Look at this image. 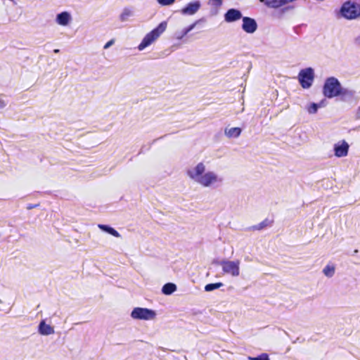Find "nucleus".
<instances>
[{
	"mask_svg": "<svg viewBox=\"0 0 360 360\" xmlns=\"http://www.w3.org/2000/svg\"><path fill=\"white\" fill-rule=\"evenodd\" d=\"M187 176L195 184L203 188L216 189L223 186L224 178L213 170H207L204 162H200L186 170Z\"/></svg>",
	"mask_w": 360,
	"mask_h": 360,
	"instance_id": "1",
	"label": "nucleus"
},
{
	"mask_svg": "<svg viewBox=\"0 0 360 360\" xmlns=\"http://www.w3.org/2000/svg\"><path fill=\"white\" fill-rule=\"evenodd\" d=\"M167 25V22L163 21L160 22L157 27L146 34V35L142 39L141 42L138 46V49L139 51H143L146 47L151 45L166 30Z\"/></svg>",
	"mask_w": 360,
	"mask_h": 360,
	"instance_id": "2",
	"label": "nucleus"
},
{
	"mask_svg": "<svg viewBox=\"0 0 360 360\" xmlns=\"http://www.w3.org/2000/svg\"><path fill=\"white\" fill-rule=\"evenodd\" d=\"M342 85L339 80L335 77H330L326 79L323 86V94L328 98H333L338 96Z\"/></svg>",
	"mask_w": 360,
	"mask_h": 360,
	"instance_id": "3",
	"label": "nucleus"
},
{
	"mask_svg": "<svg viewBox=\"0 0 360 360\" xmlns=\"http://www.w3.org/2000/svg\"><path fill=\"white\" fill-rule=\"evenodd\" d=\"M340 13L346 19H356L360 16V5L355 2L346 1L340 8Z\"/></svg>",
	"mask_w": 360,
	"mask_h": 360,
	"instance_id": "4",
	"label": "nucleus"
},
{
	"mask_svg": "<svg viewBox=\"0 0 360 360\" xmlns=\"http://www.w3.org/2000/svg\"><path fill=\"white\" fill-rule=\"evenodd\" d=\"M156 316L155 310L143 307H135L131 312V317L135 320L150 321L154 320Z\"/></svg>",
	"mask_w": 360,
	"mask_h": 360,
	"instance_id": "5",
	"label": "nucleus"
},
{
	"mask_svg": "<svg viewBox=\"0 0 360 360\" xmlns=\"http://www.w3.org/2000/svg\"><path fill=\"white\" fill-rule=\"evenodd\" d=\"M217 264L222 267L224 274H229L233 277L238 276L240 274V262L238 260L230 261L223 259L217 262Z\"/></svg>",
	"mask_w": 360,
	"mask_h": 360,
	"instance_id": "6",
	"label": "nucleus"
},
{
	"mask_svg": "<svg viewBox=\"0 0 360 360\" xmlns=\"http://www.w3.org/2000/svg\"><path fill=\"white\" fill-rule=\"evenodd\" d=\"M314 79V71L311 68L302 69L298 74V79L303 89L311 86Z\"/></svg>",
	"mask_w": 360,
	"mask_h": 360,
	"instance_id": "7",
	"label": "nucleus"
},
{
	"mask_svg": "<svg viewBox=\"0 0 360 360\" xmlns=\"http://www.w3.org/2000/svg\"><path fill=\"white\" fill-rule=\"evenodd\" d=\"M242 29L248 34L254 33L257 29V23L256 20L250 17H243Z\"/></svg>",
	"mask_w": 360,
	"mask_h": 360,
	"instance_id": "8",
	"label": "nucleus"
},
{
	"mask_svg": "<svg viewBox=\"0 0 360 360\" xmlns=\"http://www.w3.org/2000/svg\"><path fill=\"white\" fill-rule=\"evenodd\" d=\"M72 21V17L70 12L63 11L58 13L55 18V22L60 26L67 27Z\"/></svg>",
	"mask_w": 360,
	"mask_h": 360,
	"instance_id": "9",
	"label": "nucleus"
},
{
	"mask_svg": "<svg viewBox=\"0 0 360 360\" xmlns=\"http://www.w3.org/2000/svg\"><path fill=\"white\" fill-rule=\"evenodd\" d=\"M201 4L199 1L188 3L181 10V13L184 15H193L200 8Z\"/></svg>",
	"mask_w": 360,
	"mask_h": 360,
	"instance_id": "10",
	"label": "nucleus"
},
{
	"mask_svg": "<svg viewBox=\"0 0 360 360\" xmlns=\"http://www.w3.org/2000/svg\"><path fill=\"white\" fill-rule=\"evenodd\" d=\"M240 18H243L242 13L236 8H230L224 14V20L226 22H233Z\"/></svg>",
	"mask_w": 360,
	"mask_h": 360,
	"instance_id": "11",
	"label": "nucleus"
},
{
	"mask_svg": "<svg viewBox=\"0 0 360 360\" xmlns=\"http://www.w3.org/2000/svg\"><path fill=\"white\" fill-rule=\"evenodd\" d=\"M349 145L345 141L335 144L334 150L335 156L338 158L345 157L348 153Z\"/></svg>",
	"mask_w": 360,
	"mask_h": 360,
	"instance_id": "12",
	"label": "nucleus"
},
{
	"mask_svg": "<svg viewBox=\"0 0 360 360\" xmlns=\"http://www.w3.org/2000/svg\"><path fill=\"white\" fill-rule=\"evenodd\" d=\"M355 93V91L352 89L341 86L338 96L340 97V100L342 101H349L354 98Z\"/></svg>",
	"mask_w": 360,
	"mask_h": 360,
	"instance_id": "13",
	"label": "nucleus"
},
{
	"mask_svg": "<svg viewBox=\"0 0 360 360\" xmlns=\"http://www.w3.org/2000/svg\"><path fill=\"white\" fill-rule=\"evenodd\" d=\"M38 332L42 335H49L53 334L55 331L51 326L46 324L43 320L39 324Z\"/></svg>",
	"mask_w": 360,
	"mask_h": 360,
	"instance_id": "14",
	"label": "nucleus"
},
{
	"mask_svg": "<svg viewBox=\"0 0 360 360\" xmlns=\"http://www.w3.org/2000/svg\"><path fill=\"white\" fill-rule=\"evenodd\" d=\"M134 15V10L129 7H125L123 8L122 13L119 16V19L121 22H126L129 18Z\"/></svg>",
	"mask_w": 360,
	"mask_h": 360,
	"instance_id": "15",
	"label": "nucleus"
},
{
	"mask_svg": "<svg viewBox=\"0 0 360 360\" xmlns=\"http://www.w3.org/2000/svg\"><path fill=\"white\" fill-rule=\"evenodd\" d=\"M224 133L229 138H238L241 134V129L240 127L226 129Z\"/></svg>",
	"mask_w": 360,
	"mask_h": 360,
	"instance_id": "16",
	"label": "nucleus"
},
{
	"mask_svg": "<svg viewBox=\"0 0 360 360\" xmlns=\"http://www.w3.org/2000/svg\"><path fill=\"white\" fill-rule=\"evenodd\" d=\"M176 290V285L172 283H167L165 284L162 288V292L164 295H171Z\"/></svg>",
	"mask_w": 360,
	"mask_h": 360,
	"instance_id": "17",
	"label": "nucleus"
},
{
	"mask_svg": "<svg viewBox=\"0 0 360 360\" xmlns=\"http://www.w3.org/2000/svg\"><path fill=\"white\" fill-rule=\"evenodd\" d=\"M98 226L101 230H102V231H103L116 238L120 237V234L115 229H114L113 228H112L108 225L98 224Z\"/></svg>",
	"mask_w": 360,
	"mask_h": 360,
	"instance_id": "18",
	"label": "nucleus"
},
{
	"mask_svg": "<svg viewBox=\"0 0 360 360\" xmlns=\"http://www.w3.org/2000/svg\"><path fill=\"white\" fill-rule=\"evenodd\" d=\"M335 268L333 264H328L323 269V274L328 278L333 277L335 274Z\"/></svg>",
	"mask_w": 360,
	"mask_h": 360,
	"instance_id": "19",
	"label": "nucleus"
},
{
	"mask_svg": "<svg viewBox=\"0 0 360 360\" xmlns=\"http://www.w3.org/2000/svg\"><path fill=\"white\" fill-rule=\"evenodd\" d=\"M206 22V19L205 18H201L197 20H195L193 23L190 25L189 26L185 27L188 32H190L191 30H193L197 25L205 23Z\"/></svg>",
	"mask_w": 360,
	"mask_h": 360,
	"instance_id": "20",
	"label": "nucleus"
},
{
	"mask_svg": "<svg viewBox=\"0 0 360 360\" xmlns=\"http://www.w3.org/2000/svg\"><path fill=\"white\" fill-rule=\"evenodd\" d=\"M222 285H223L222 283H209L205 286V290L207 292H210L214 290L219 288Z\"/></svg>",
	"mask_w": 360,
	"mask_h": 360,
	"instance_id": "21",
	"label": "nucleus"
},
{
	"mask_svg": "<svg viewBox=\"0 0 360 360\" xmlns=\"http://www.w3.org/2000/svg\"><path fill=\"white\" fill-rule=\"evenodd\" d=\"M319 108H320L319 104H316L315 103H311L308 105L307 109L309 114H315V113H316V112Z\"/></svg>",
	"mask_w": 360,
	"mask_h": 360,
	"instance_id": "22",
	"label": "nucleus"
},
{
	"mask_svg": "<svg viewBox=\"0 0 360 360\" xmlns=\"http://www.w3.org/2000/svg\"><path fill=\"white\" fill-rule=\"evenodd\" d=\"M270 224H271V222L268 219H265V220L262 221V222H260L259 224L254 226L252 227V229H254V230H262L264 227L269 226Z\"/></svg>",
	"mask_w": 360,
	"mask_h": 360,
	"instance_id": "23",
	"label": "nucleus"
},
{
	"mask_svg": "<svg viewBox=\"0 0 360 360\" xmlns=\"http://www.w3.org/2000/svg\"><path fill=\"white\" fill-rule=\"evenodd\" d=\"M188 31L186 30V28H184L181 31H179V32H176L175 34H174V37L176 39L178 40H181L187 34H188Z\"/></svg>",
	"mask_w": 360,
	"mask_h": 360,
	"instance_id": "24",
	"label": "nucleus"
},
{
	"mask_svg": "<svg viewBox=\"0 0 360 360\" xmlns=\"http://www.w3.org/2000/svg\"><path fill=\"white\" fill-rule=\"evenodd\" d=\"M249 360H269L268 354L263 353L256 357H248Z\"/></svg>",
	"mask_w": 360,
	"mask_h": 360,
	"instance_id": "25",
	"label": "nucleus"
},
{
	"mask_svg": "<svg viewBox=\"0 0 360 360\" xmlns=\"http://www.w3.org/2000/svg\"><path fill=\"white\" fill-rule=\"evenodd\" d=\"M158 3L163 6L172 5L175 0H157Z\"/></svg>",
	"mask_w": 360,
	"mask_h": 360,
	"instance_id": "26",
	"label": "nucleus"
},
{
	"mask_svg": "<svg viewBox=\"0 0 360 360\" xmlns=\"http://www.w3.org/2000/svg\"><path fill=\"white\" fill-rule=\"evenodd\" d=\"M208 4L215 7H220L222 5L223 1L222 0H209Z\"/></svg>",
	"mask_w": 360,
	"mask_h": 360,
	"instance_id": "27",
	"label": "nucleus"
},
{
	"mask_svg": "<svg viewBox=\"0 0 360 360\" xmlns=\"http://www.w3.org/2000/svg\"><path fill=\"white\" fill-rule=\"evenodd\" d=\"M114 44V40L113 39H111L109 41H108L105 46H104V49H108L110 46H111L112 44Z\"/></svg>",
	"mask_w": 360,
	"mask_h": 360,
	"instance_id": "28",
	"label": "nucleus"
},
{
	"mask_svg": "<svg viewBox=\"0 0 360 360\" xmlns=\"http://www.w3.org/2000/svg\"><path fill=\"white\" fill-rule=\"evenodd\" d=\"M6 102L0 98V109H3L6 106Z\"/></svg>",
	"mask_w": 360,
	"mask_h": 360,
	"instance_id": "29",
	"label": "nucleus"
},
{
	"mask_svg": "<svg viewBox=\"0 0 360 360\" xmlns=\"http://www.w3.org/2000/svg\"><path fill=\"white\" fill-rule=\"evenodd\" d=\"M354 43L356 45L360 46V34L355 38Z\"/></svg>",
	"mask_w": 360,
	"mask_h": 360,
	"instance_id": "30",
	"label": "nucleus"
},
{
	"mask_svg": "<svg viewBox=\"0 0 360 360\" xmlns=\"http://www.w3.org/2000/svg\"><path fill=\"white\" fill-rule=\"evenodd\" d=\"M356 115H357V117L359 118H360V106L358 108Z\"/></svg>",
	"mask_w": 360,
	"mask_h": 360,
	"instance_id": "31",
	"label": "nucleus"
},
{
	"mask_svg": "<svg viewBox=\"0 0 360 360\" xmlns=\"http://www.w3.org/2000/svg\"><path fill=\"white\" fill-rule=\"evenodd\" d=\"M37 206V205H30L27 208L32 209L34 207H36Z\"/></svg>",
	"mask_w": 360,
	"mask_h": 360,
	"instance_id": "32",
	"label": "nucleus"
},
{
	"mask_svg": "<svg viewBox=\"0 0 360 360\" xmlns=\"http://www.w3.org/2000/svg\"><path fill=\"white\" fill-rule=\"evenodd\" d=\"M59 51H60L59 49H54L53 50V52L56 53H58Z\"/></svg>",
	"mask_w": 360,
	"mask_h": 360,
	"instance_id": "33",
	"label": "nucleus"
},
{
	"mask_svg": "<svg viewBox=\"0 0 360 360\" xmlns=\"http://www.w3.org/2000/svg\"><path fill=\"white\" fill-rule=\"evenodd\" d=\"M293 7L292 6H290V7H287L285 8H284V11L287 10V9H289V8H292Z\"/></svg>",
	"mask_w": 360,
	"mask_h": 360,
	"instance_id": "34",
	"label": "nucleus"
},
{
	"mask_svg": "<svg viewBox=\"0 0 360 360\" xmlns=\"http://www.w3.org/2000/svg\"><path fill=\"white\" fill-rule=\"evenodd\" d=\"M320 105V108L323 106L322 102L319 103Z\"/></svg>",
	"mask_w": 360,
	"mask_h": 360,
	"instance_id": "35",
	"label": "nucleus"
}]
</instances>
